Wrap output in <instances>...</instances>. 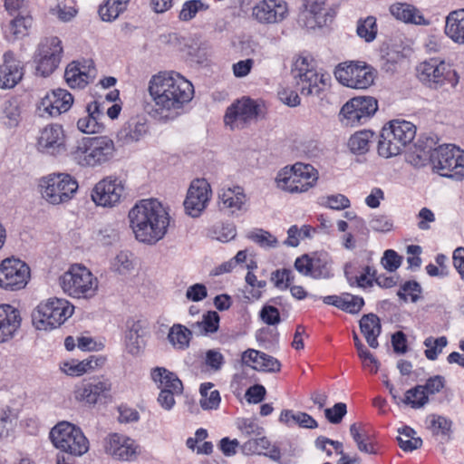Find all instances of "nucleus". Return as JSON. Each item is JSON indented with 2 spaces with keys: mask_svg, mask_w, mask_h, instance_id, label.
Wrapping results in <instances>:
<instances>
[{
  "mask_svg": "<svg viewBox=\"0 0 464 464\" xmlns=\"http://www.w3.org/2000/svg\"><path fill=\"white\" fill-rule=\"evenodd\" d=\"M148 93L150 98L146 106L148 113L156 120L167 121L178 116L193 99L194 87L180 73L164 71L150 77Z\"/></svg>",
  "mask_w": 464,
  "mask_h": 464,
  "instance_id": "obj_1",
  "label": "nucleus"
},
{
  "mask_svg": "<svg viewBox=\"0 0 464 464\" xmlns=\"http://www.w3.org/2000/svg\"><path fill=\"white\" fill-rule=\"evenodd\" d=\"M128 219L135 239L152 246L167 234L170 217L162 202L150 198L137 201L130 209Z\"/></svg>",
  "mask_w": 464,
  "mask_h": 464,
  "instance_id": "obj_2",
  "label": "nucleus"
},
{
  "mask_svg": "<svg viewBox=\"0 0 464 464\" xmlns=\"http://www.w3.org/2000/svg\"><path fill=\"white\" fill-rule=\"evenodd\" d=\"M116 154V143L108 135L78 139L69 151L71 160L84 169L105 167L114 160Z\"/></svg>",
  "mask_w": 464,
  "mask_h": 464,
  "instance_id": "obj_3",
  "label": "nucleus"
},
{
  "mask_svg": "<svg viewBox=\"0 0 464 464\" xmlns=\"http://www.w3.org/2000/svg\"><path fill=\"white\" fill-rule=\"evenodd\" d=\"M291 73L304 96H320L329 86L330 76L318 71L315 60L309 54L295 59Z\"/></svg>",
  "mask_w": 464,
  "mask_h": 464,
  "instance_id": "obj_4",
  "label": "nucleus"
},
{
  "mask_svg": "<svg viewBox=\"0 0 464 464\" xmlns=\"http://www.w3.org/2000/svg\"><path fill=\"white\" fill-rule=\"evenodd\" d=\"M74 313V305L65 298L50 297L33 310L32 324L37 331L51 332L63 325Z\"/></svg>",
  "mask_w": 464,
  "mask_h": 464,
  "instance_id": "obj_5",
  "label": "nucleus"
},
{
  "mask_svg": "<svg viewBox=\"0 0 464 464\" xmlns=\"http://www.w3.org/2000/svg\"><path fill=\"white\" fill-rule=\"evenodd\" d=\"M63 292L75 299H92L99 289V280L85 266L73 264L58 279Z\"/></svg>",
  "mask_w": 464,
  "mask_h": 464,
  "instance_id": "obj_6",
  "label": "nucleus"
},
{
  "mask_svg": "<svg viewBox=\"0 0 464 464\" xmlns=\"http://www.w3.org/2000/svg\"><path fill=\"white\" fill-rule=\"evenodd\" d=\"M77 179L67 172H53L41 177L38 191L50 205L58 206L70 202L78 191Z\"/></svg>",
  "mask_w": 464,
  "mask_h": 464,
  "instance_id": "obj_7",
  "label": "nucleus"
},
{
  "mask_svg": "<svg viewBox=\"0 0 464 464\" xmlns=\"http://www.w3.org/2000/svg\"><path fill=\"white\" fill-rule=\"evenodd\" d=\"M49 439L53 447L73 457H82L89 451L90 443L82 429L69 421H60L54 425Z\"/></svg>",
  "mask_w": 464,
  "mask_h": 464,
  "instance_id": "obj_8",
  "label": "nucleus"
},
{
  "mask_svg": "<svg viewBox=\"0 0 464 464\" xmlns=\"http://www.w3.org/2000/svg\"><path fill=\"white\" fill-rule=\"evenodd\" d=\"M420 159L430 158L433 168L443 177L461 178L464 176V150L452 144H444L431 150H423Z\"/></svg>",
  "mask_w": 464,
  "mask_h": 464,
  "instance_id": "obj_9",
  "label": "nucleus"
},
{
  "mask_svg": "<svg viewBox=\"0 0 464 464\" xmlns=\"http://www.w3.org/2000/svg\"><path fill=\"white\" fill-rule=\"evenodd\" d=\"M416 136V127L410 121H392L389 127H383L378 142V153L391 158L401 153Z\"/></svg>",
  "mask_w": 464,
  "mask_h": 464,
  "instance_id": "obj_10",
  "label": "nucleus"
},
{
  "mask_svg": "<svg viewBox=\"0 0 464 464\" xmlns=\"http://www.w3.org/2000/svg\"><path fill=\"white\" fill-rule=\"evenodd\" d=\"M318 179L316 169L310 164L297 162L281 169L276 178L278 188L289 193H304L313 188Z\"/></svg>",
  "mask_w": 464,
  "mask_h": 464,
  "instance_id": "obj_11",
  "label": "nucleus"
},
{
  "mask_svg": "<svg viewBox=\"0 0 464 464\" xmlns=\"http://www.w3.org/2000/svg\"><path fill=\"white\" fill-rule=\"evenodd\" d=\"M127 197L126 181L116 175H109L94 184L91 199L97 207L113 208Z\"/></svg>",
  "mask_w": 464,
  "mask_h": 464,
  "instance_id": "obj_12",
  "label": "nucleus"
},
{
  "mask_svg": "<svg viewBox=\"0 0 464 464\" xmlns=\"http://www.w3.org/2000/svg\"><path fill=\"white\" fill-rule=\"evenodd\" d=\"M336 80L343 85L353 89H367L374 82L376 71L361 61L339 63L334 70Z\"/></svg>",
  "mask_w": 464,
  "mask_h": 464,
  "instance_id": "obj_13",
  "label": "nucleus"
},
{
  "mask_svg": "<svg viewBox=\"0 0 464 464\" xmlns=\"http://www.w3.org/2000/svg\"><path fill=\"white\" fill-rule=\"evenodd\" d=\"M418 79L430 89H440L446 83L455 86L458 76L449 63L438 58H431L420 63L417 68Z\"/></svg>",
  "mask_w": 464,
  "mask_h": 464,
  "instance_id": "obj_14",
  "label": "nucleus"
},
{
  "mask_svg": "<svg viewBox=\"0 0 464 464\" xmlns=\"http://www.w3.org/2000/svg\"><path fill=\"white\" fill-rule=\"evenodd\" d=\"M102 448L108 456L121 462H134L141 454L139 442L124 433H109L102 441Z\"/></svg>",
  "mask_w": 464,
  "mask_h": 464,
  "instance_id": "obj_15",
  "label": "nucleus"
},
{
  "mask_svg": "<svg viewBox=\"0 0 464 464\" xmlns=\"http://www.w3.org/2000/svg\"><path fill=\"white\" fill-rule=\"evenodd\" d=\"M30 277V267L20 258L11 256L0 262V289L22 290L27 285Z\"/></svg>",
  "mask_w": 464,
  "mask_h": 464,
  "instance_id": "obj_16",
  "label": "nucleus"
},
{
  "mask_svg": "<svg viewBox=\"0 0 464 464\" xmlns=\"http://www.w3.org/2000/svg\"><path fill=\"white\" fill-rule=\"evenodd\" d=\"M62 53V41L58 37L43 40L34 56L36 73L44 77L53 73L61 62Z\"/></svg>",
  "mask_w": 464,
  "mask_h": 464,
  "instance_id": "obj_17",
  "label": "nucleus"
},
{
  "mask_svg": "<svg viewBox=\"0 0 464 464\" xmlns=\"http://www.w3.org/2000/svg\"><path fill=\"white\" fill-rule=\"evenodd\" d=\"M259 103L250 97L244 96L227 108L224 123L230 130H241L256 120Z\"/></svg>",
  "mask_w": 464,
  "mask_h": 464,
  "instance_id": "obj_18",
  "label": "nucleus"
},
{
  "mask_svg": "<svg viewBox=\"0 0 464 464\" xmlns=\"http://www.w3.org/2000/svg\"><path fill=\"white\" fill-rule=\"evenodd\" d=\"M111 386L107 378L83 380L74 386L72 397L77 402L93 406L110 396Z\"/></svg>",
  "mask_w": 464,
  "mask_h": 464,
  "instance_id": "obj_19",
  "label": "nucleus"
},
{
  "mask_svg": "<svg viewBox=\"0 0 464 464\" xmlns=\"http://www.w3.org/2000/svg\"><path fill=\"white\" fill-rule=\"evenodd\" d=\"M211 197L210 184L205 179L192 180L183 203L185 213L191 218H198L208 206Z\"/></svg>",
  "mask_w": 464,
  "mask_h": 464,
  "instance_id": "obj_20",
  "label": "nucleus"
},
{
  "mask_svg": "<svg viewBox=\"0 0 464 464\" xmlns=\"http://www.w3.org/2000/svg\"><path fill=\"white\" fill-rule=\"evenodd\" d=\"M378 110L377 100L371 96H358L351 99L341 109V114L347 125L363 124Z\"/></svg>",
  "mask_w": 464,
  "mask_h": 464,
  "instance_id": "obj_21",
  "label": "nucleus"
},
{
  "mask_svg": "<svg viewBox=\"0 0 464 464\" xmlns=\"http://www.w3.org/2000/svg\"><path fill=\"white\" fill-rule=\"evenodd\" d=\"M36 149L42 154L56 157L66 150L65 133L60 124H49L40 130Z\"/></svg>",
  "mask_w": 464,
  "mask_h": 464,
  "instance_id": "obj_22",
  "label": "nucleus"
},
{
  "mask_svg": "<svg viewBox=\"0 0 464 464\" xmlns=\"http://www.w3.org/2000/svg\"><path fill=\"white\" fill-rule=\"evenodd\" d=\"M72 95L64 89H55L47 92L40 101L37 111L40 116H58L66 112L72 105Z\"/></svg>",
  "mask_w": 464,
  "mask_h": 464,
  "instance_id": "obj_23",
  "label": "nucleus"
},
{
  "mask_svg": "<svg viewBox=\"0 0 464 464\" xmlns=\"http://www.w3.org/2000/svg\"><path fill=\"white\" fill-rule=\"evenodd\" d=\"M326 0H304V10L300 14L299 23L307 29L325 26L332 20Z\"/></svg>",
  "mask_w": 464,
  "mask_h": 464,
  "instance_id": "obj_24",
  "label": "nucleus"
},
{
  "mask_svg": "<svg viewBox=\"0 0 464 464\" xmlns=\"http://www.w3.org/2000/svg\"><path fill=\"white\" fill-rule=\"evenodd\" d=\"M247 200L244 188L238 185L225 184L218 191L219 208L229 214L245 210Z\"/></svg>",
  "mask_w": 464,
  "mask_h": 464,
  "instance_id": "obj_25",
  "label": "nucleus"
},
{
  "mask_svg": "<svg viewBox=\"0 0 464 464\" xmlns=\"http://www.w3.org/2000/svg\"><path fill=\"white\" fill-rule=\"evenodd\" d=\"M24 69L20 60L12 52H5L0 64V89L11 90L23 79Z\"/></svg>",
  "mask_w": 464,
  "mask_h": 464,
  "instance_id": "obj_26",
  "label": "nucleus"
},
{
  "mask_svg": "<svg viewBox=\"0 0 464 464\" xmlns=\"http://www.w3.org/2000/svg\"><path fill=\"white\" fill-rule=\"evenodd\" d=\"M22 324L21 312L9 304H0V343L15 337Z\"/></svg>",
  "mask_w": 464,
  "mask_h": 464,
  "instance_id": "obj_27",
  "label": "nucleus"
},
{
  "mask_svg": "<svg viewBox=\"0 0 464 464\" xmlns=\"http://www.w3.org/2000/svg\"><path fill=\"white\" fill-rule=\"evenodd\" d=\"M106 361L107 359L103 355H91L82 361L76 359L64 360L60 362L59 368L62 372L68 376L78 377L102 368Z\"/></svg>",
  "mask_w": 464,
  "mask_h": 464,
  "instance_id": "obj_28",
  "label": "nucleus"
},
{
  "mask_svg": "<svg viewBox=\"0 0 464 464\" xmlns=\"http://www.w3.org/2000/svg\"><path fill=\"white\" fill-rule=\"evenodd\" d=\"M95 68L92 61L72 62L66 67L64 78L72 88H83L95 77Z\"/></svg>",
  "mask_w": 464,
  "mask_h": 464,
  "instance_id": "obj_29",
  "label": "nucleus"
},
{
  "mask_svg": "<svg viewBox=\"0 0 464 464\" xmlns=\"http://www.w3.org/2000/svg\"><path fill=\"white\" fill-rule=\"evenodd\" d=\"M105 111L104 102L94 101L86 107V115L77 121V129L85 134H97L104 130L101 117Z\"/></svg>",
  "mask_w": 464,
  "mask_h": 464,
  "instance_id": "obj_30",
  "label": "nucleus"
},
{
  "mask_svg": "<svg viewBox=\"0 0 464 464\" xmlns=\"http://www.w3.org/2000/svg\"><path fill=\"white\" fill-rule=\"evenodd\" d=\"M238 430L248 437H253L243 445V450L247 454H259L258 438L260 431L259 421L256 418H242L237 420Z\"/></svg>",
  "mask_w": 464,
  "mask_h": 464,
  "instance_id": "obj_31",
  "label": "nucleus"
},
{
  "mask_svg": "<svg viewBox=\"0 0 464 464\" xmlns=\"http://www.w3.org/2000/svg\"><path fill=\"white\" fill-rule=\"evenodd\" d=\"M150 376L160 391L182 393L183 384L176 373L164 367H156L151 370Z\"/></svg>",
  "mask_w": 464,
  "mask_h": 464,
  "instance_id": "obj_32",
  "label": "nucleus"
},
{
  "mask_svg": "<svg viewBox=\"0 0 464 464\" xmlns=\"http://www.w3.org/2000/svg\"><path fill=\"white\" fill-rule=\"evenodd\" d=\"M323 301L325 304L334 305L349 314H358L364 305L362 297L349 293H343L341 295H327L323 297Z\"/></svg>",
  "mask_w": 464,
  "mask_h": 464,
  "instance_id": "obj_33",
  "label": "nucleus"
},
{
  "mask_svg": "<svg viewBox=\"0 0 464 464\" xmlns=\"http://www.w3.org/2000/svg\"><path fill=\"white\" fill-rule=\"evenodd\" d=\"M444 31L454 43L464 44V8L452 11L447 15Z\"/></svg>",
  "mask_w": 464,
  "mask_h": 464,
  "instance_id": "obj_34",
  "label": "nucleus"
},
{
  "mask_svg": "<svg viewBox=\"0 0 464 464\" xmlns=\"http://www.w3.org/2000/svg\"><path fill=\"white\" fill-rule=\"evenodd\" d=\"M359 324L369 346L374 349L377 348L379 346L377 338L382 333L380 318L374 314H367L362 315Z\"/></svg>",
  "mask_w": 464,
  "mask_h": 464,
  "instance_id": "obj_35",
  "label": "nucleus"
},
{
  "mask_svg": "<svg viewBox=\"0 0 464 464\" xmlns=\"http://www.w3.org/2000/svg\"><path fill=\"white\" fill-rule=\"evenodd\" d=\"M192 339V330L181 324H174L169 330L167 340L179 352L187 350Z\"/></svg>",
  "mask_w": 464,
  "mask_h": 464,
  "instance_id": "obj_36",
  "label": "nucleus"
},
{
  "mask_svg": "<svg viewBox=\"0 0 464 464\" xmlns=\"http://www.w3.org/2000/svg\"><path fill=\"white\" fill-rule=\"evenodd\" d=\"M1 122L8 127H16L21 121V101L17 97L5 100L0 109Z\"/></svg>",
  "mask_w": 464,
  "mask_h": 464,
  "instance_id": "obj_37",
  "label": "nucleus"
},
{
  "mask_svg": "<svg viewBox=\"0 0 464 464\" xmlns=\"http://www.w3.org/2000/svg\"><path fill=\"white\" fill-rule=\"evenodd\" d=\"M287 5L283 0L263 1V20L266 23H279L287 14Z\"/></svg>",
  "mask_w": 464,
  "mask_h": 464,
  "instance_id": "obj_38",
  "label": "nucleus"
},
{
  "mask_svg": "<svg viewBox=\"0 0 464 464\" xmlns=\"http://www.w3.org/2000/svg\"><path fill=\"white\" fill-rule=\"evenodd\" d=\"M130 0H104L98 13L103 22L115 21L126 9Z\"/></svg>",
  "mask_w": 464,
  "mask_h": 464,
  "instance_id": "obj_39",
  "label": "nucleus"
},
{
  "mask_svg": "<svg viewBox=\"0 0 464 464\" xmlns=\"http://www.w3.org/2000/svg\"><path fill=\"white\" fill-rule=\"evenodd\" d=\"M389 10L392 16L405 23L420 24L423 19L414 6L406 3H395Z\"/></svg>",
  "mask_w": 464,
  "mask_h": 464,
  "instance_id": "obj_40",
  "label": "nucleus"
},
{
  "mask_svg": "<svg viewBox=\"0 0 464 464\" xmlns=\"http://www.w3.org/2000/svg\"><path fill=\"white\" fill-rule=\"evenodd\" d=\"M200 400L199 404L205 411L217 410L219 407L221 398L219 392L214 389L211 382H205L199 388Z\"/></svg>",
  "mask_w": 464,
  "mask_h": 464,
  "instance_id": "obj_41",
  "label": "nucleus"
},
{
  "mask_svg": "<svg viewBox=\"0 0 464 464\" xmlns=\"http://www.w3.org/2000/svg\"><path fill=\"white\" fill-rule=\"evenodd\" d=\"M134 267V257L130 251L121 250L111 260V269L120 275H128Z\"/></svg>",
  "mask_w": 464,
  "mask_h": 464,
  "instance_id": "obj_42",
  "label": "nucleus"
},
{
  "mask_svg": "<svg viewBox=\"0 0 464 464\" xmlns=\"http://www.w3.org/2000/svg\"><path fill=\"white\" fill-rule=\"evenodd\" d=\"M310 276L314 278H327L332 276L331 260L327 254L320 253L312 256Z\"/></svg>",
  "mask_w": 464,
  "mask_h": 464,
  "instance_id": "obj_43",
  "label": "nucleus"
},
{
  "mask_svg": "<svg viewBox=\"0 0 464 464\" xmlns=\"http://www.w3.org/2000/svg\"><path fill=\"white\" fill-rule=\"evenodd\" d=\"M219 315L215 311H208L204 314L201 321L191 324V328L198 331V334L208 335L218 331L219 326Z\"/></svg>",
  "mask_w": 464,
  "mask_h": 464,
  "instance_id": "obj_44",
  "label": "nucleus"
},
{
  "mask_svg": "<svg viewBox=\"0 0 464 464\" xmlns=\"http://www.w3.org/2000/svg\"><path fill=\"white\" fill-rule=\"evenodd\" d=\"M374 133L371 130H362L351 136L348 146L352 152L363 154L369 150L370 144L372 141Z\"/></svg>",
  "mask_w": 464,
  "mask_h": 464,
  "instance_id": "obj_45",
  "label": "nucleus"
},
{
  "mask_svg": "<svg viewBox=\"0 0 464 464\" xmlns=\"http://www.w3.org/2000/svg\"><path fill=\"white\" fill-rule=\"evenodd\" d=\"M399 436L397 438L401 449L404 451H412L420 449L422 440L420 437H416L415 430L408 426H404L398 430Z\"/></svg>",
  "mask_w": 464,
  "mask_h": 464,
  "instance_id": "obj_46",
  "label": "nucleus"
},
{
  "mask_svg": "<svg viewBox=\"0 0 464 464\" xmlns=\"http://www.w3.org/2000/svg\"><path fill=\"white\" fill-rule=\"evenodd\" d=\"M350 433L361 452L377 454L374 444L366 433L362 432L361 426L358 423H353L350 426Z\"/></svg>",
  "mask_w": 464,
  "mask_h": 464,
  "instance_id": "obj_47",
  "label": "nucleus"
},
{
  "mask_svg": "<svg viewBox=\"0 0 464 464\" xmlns=\"http://www.w3.org/2000/svg\"><path fill=\"white\" fill-rule=\"evenodd\" d=\"M17 415L10 407L0 408V440L7 438L13 432Z\"/></svg>",
  "mask_w": 464,
  "mask_h": 464,
  "instance_id": "obj_48",
  "label": "nucleus"
},
{
  "mask_svg": "<svg viewBox=\"0 0 464 464\" xmlns=\"http://www.w3.org/2000/svg\"><path fill=\"white\" fill-rule=\"evenodd\" d=\"M245 281L244 297L251 302L258 300L261 296V281L257 276L252 271H247Z\"/></svg>",
  "mask_w": 464,
  "mask_h": 464,
  "instance_id": "obj_49",
  "label": "nucleus"
},
{
  "mask_svg": "<svg viewBox=\"0 0 464 464\" xmlns=\"http://www.w3.org/2000/svg\"><path fill=\"white\" fill-rule=\"evenodd\" d=\"M282 297H276L271 299L266 305H263V323L272 326L280 324V312L276 305L282 306Z\"/></svg>",
  "mask_w": 464,
  "mask_h": 464,
  "instance_id": "obj_50",
  "label": "nucleus"
},
{
  "mask_svg": "<svg viewBox=\"0 0 464 464\" xmlns=\"http://www.w3.org/2000/svg\"><path fill=\"white\" fill-rule=\"evenodd\" d=\"M403 403L411 405L412 408H421L429 401L428 395L423 391L422 385H417L406 392L404 399L401 400Z\"/></svg>",
  "mask_w": 464,
  "mask_h": 464,
  "instance_id": "obj_51",
  "label": "nucleus"
},
{
  "mask_svg": "<svg viewBox=\"0 0 464 464\" xmlns=\"http://www.w3.org/2000/svg\"><path fill=\"white\" fill-rule=\"evenodd\" d=\"M295 280L292 270L287 268L276 269L271 273L270 281L276 288L281 291L288 289Z\"/></svg>",
  "mask_w": 464,
  "mask_h": 464,
  "instance_id": "obj_52",
  "label": "nucleus"
},
{
  "mask_svg": "<svg viewBox=\"0 0 464 464\" xmlns=\"http://www.w3.org/2000/svg\"><path fill=\"white\" fill-rule=\"evenodd\" d=\"M357 34L366 42H372L377 34V24L374 16L360 20L356 29Z\"/></svg>",
  "mask_w": 464,
  "mask_h": 464,
  "instance_id": "obj_53",
  "label": "nucleus"
},
{
  "mask_svg": "<svg viewBox=\"0 0 464 464\" xmlns=\"http://www.w3.org/2000/svg\"><path fill=\"white\" fill-rule=\"evenodd\" d=\"M208 5L201 0L186 1L181 7L179 18L181 21L188 22L193 19L200 11L207 10Z\"/></svg>",
  "mask_w": 464,
  "mask_h": 464,
  "instance_id": "obj_54",
  "label": "nucleus"
},
{
  "mask_svg": "<svg viewBox=\"0 0 464 464\" xmlns=\"http://www.w3.org/2000/svg\"><path fill=\"white\" fill-rule=\"evenodd\" d=\"M423 344L427 347L424 352L427 359L435 361L442 349L447 346L448 340L445 336L439 338L428 337L424 340Z\"/></svg>",
  "mask_w": 464,
  "mask_h": 464,
  "instance_id": "obj_55",
  "label": "nucleus"
},
{
  "mask_svg": "<svg viewBox=\"0 0 464 464\" xmlns=\"http://www.w3.org/2000/svg\"><path fill=\"white\" fill-rule=\"evenodd\" d=\"M125 346L128 352L131 354L140 353L143 346V341L140 334V328L138 325L133 324L132 327L125 334Z\"/></svg>",
  "mask_w": 464,
  "mask_h": 464,
  "instance_id": "obj_56",
  "label": "nucleus"
},
{
  "mask_svg": "<svg viewBox=\"0 0 464 464\" xmlns=\"http://www.w3.org/2000/svg\"><path fill=\"white\" fill-rule=\"evenodd\" d=\"M31 24L32 19L27 14L16 15L10 23L9 31L15 38H19L27 34Z\"/></svg>",
  "mask_w": 464,
  "mask_h": 464,
  "instance_id": "obj_57",
  "label": "nucleus"
},
{
  "mask_svg": "<svg viewBox=\"0 0 464 464\" xmlns=\"http://www.w3.org/2000/svg\"><path fill=\"white\" fill-rule=\"evenodd\" d=\"M263 456L269 458L278 464H290L291 460L281 453L280 449L276 444H271L263 437Z\"/></svg>",
  "mask_w": 464,
  "mask_h": 464,
  "instance_id": "obj_58",
  "label": "nucleus"
},
{
  "mask_svg": "<svg viewBox=\"0 0 464 464\" xmlns=\"http://www.w3.org/2000/svg\"><path fill=\"white\" fill-rule=\"evenodd\" d=\"M421 292L420 285L416 281L405 282L398 291V296L403 301H407V296L411 297V302L415 303L420 298Z\"/></svg>",
  "mask_w": 464,
  "mask_h": 464,
  "instance_id": "obj_59",
  "label": "nucleus"
},
{
  "mask_svg": "<svg viewBox=\"0 0 464 464\" xmlns=\"http://www.w3.org/2000/svg\"><path fill=\"white\" fill-rule=\"evenodd\" d=\"M353 337L354 341V345L358 352V355L360 359L362 360L363 366H367L368 364L366 363V361L370 360L372 361V363L374 365L373 372H377L380 368V362H378V360L374 358L373 355L370 353V351L362 343L356 333H353Z\"/></svg>",
  "mask_w": 464,
  "mask_h": 464,
  "instance_id": "obj_60",
  "label": "nucleus"
},
{
  "mask_svg": "<svg viewBox=\"0 0 464 464\" xmlns=\"http://www.w3.org/2000/svg\"><path fill=\"white\" fill-rule=\"evenodd\" d=\"M346 412L347 407L343 402H337L332 408L324 410L325 418L333 424L340 423Z\"/></svg>",
  "mask_w": 464,
  "mask_h": 464,
  "instance_id": "obj_61",
  "label": "nucleus"
},
{
  "mask_svg": "<svg viewBox=\"0 0 464 464\" xmlns=\"http://www.w3.org/2000/svg\"><path fill=\"white\" fill-rule=\"evenodd\" d=\"M370 227L374 231L386 233L392 230L393 221L386 215H376L371 219Z\"/></svg>",
  "mask_w": 464,
  "mask_h": 464,
  "instance_id": "obj_62",
  "label": "nucleus"
},
{
  "mask_svg": "<svg viewBox=\"0 0 464 464\" xmlns=\"http://www.w3.org/2000/svg\"><path fill=\"white\" fill-rule=\"evenodd\" d=\"M381 263L387 271L394 272L401 266V256L394 250L388 249L384 252Z\"/></svg>",
  "mask_w": 464,
  "mask_h": 464,
  "instance_id": "obj_63",
  "label": "nucleus"
},
{
  "mask_svg": "<svg viewBox=\"0 0 464 464\" xmlns=\"http://www.w3.org/2000/svg\"><path fill=\"white\" fill-rule=\"evenodd\" d=\"M144 132V126L142 124H135L133 127L130 126L129 128H124L120 135L124 142L130 143L140 140Z\"/></svg>",
  "mask_w": 464,
  "mask_h": 464,
  "instance_id": "obj_64",
  "label": "nucleus"
}]
</instances>
